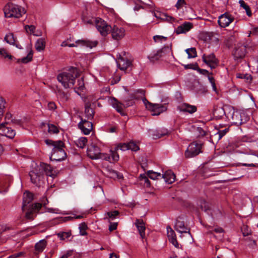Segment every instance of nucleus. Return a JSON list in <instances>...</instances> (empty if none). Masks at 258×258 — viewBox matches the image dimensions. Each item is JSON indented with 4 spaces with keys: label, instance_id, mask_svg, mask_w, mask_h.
<instances>
[{
    "label": "nucleus",
    "instance_id": "5701e85b",
    "mask_svg": "<svg viewBox=\"0 0 258 258\" xmlns=\"http://www.w3.org/2000/svg\"><path fill=\"white\" fill-rule=\"evenodd\" d=\"M135 224L139 231L141 237L144 239L145 237V230L146 229L145 224L142 219H137Z\"/></svg>",
    "mask_w": 258,
    "mask_h": 258
},
{
    "label": "nucleus",
    "instance_id": "09e8293b",
    "mask_svg": "<svg viewBox=\"0 0 258 258\" xmlns=\"http://www.w3.org/2000/svg\"><path fill=\"white\" fill-rule=\"evenodd\" d=\"M153 39L156 42H162L166 40L167 37L161 35H155L153 37Z\"/></svg>",
    "mask_w": 258,
    "mask_h": 258
},
{
    "label": "nucleus",
    "instance_id": "6e6d98bb",
    "mask_svg": "<svg viewBox=\"0 0 258 258\" xmlns=\"http://www.w3.org/2000/svg\"><path fill=\"white\" fill-rule=\"evenodd\" d=\"M198 65L197 63L196 64H188L184 65V68L185 69H193V70H197Z\"/></svg>",
    "mask_w": 258,
    "mask_h": 258
},
{
    "label": "nucleus",
    "instance_id": "4c0bfd02",
    "mask_svg": "<svg viewBox=\"0 0 258 258\" xmlns=\"http://www.w3.org/2000/svg\"><path fill=\"white\" fill-rule=\"evenodd\" d=\"M239 4L240 6L242 7L246 11V14L248 16H251V12L249 6L243 0H239Z\"/></svg>",
    "mask_w": 258,
    "mask_h": 258
},
{
    "label": "nucleus",
    "instance_id": "e433bc0d",
    "mask_svg": "<svg viewBox=\"0 0 258 258\" xmlns=\"http://www.w3.org/2000/svg\"><path fill=\"white\" fill-rule=\"evenodd\" d=\"M185 52L188 55V58H195L197 56V51L195 47L187 48Z\"/></svg>",
    "mask_w": 258,
    "mask_h": 258
},
{
    "label": "nucleus",
    "instance_id": "0e129e2a",
    "mask_svg": "<svg viewBox=\"0 0 258 258\" xmlns=\"http://www.w3.org/2000/svg\"><path fill=\"white\" fill-rule=\"evenodd\" d=\"M116 228H117V223H112V224H110V225H109V231H112L114 230H115L116 229Z\"/></svg>",
    "mask_w": 258,
    "mask_h": 258
},
{
    "label": "nucleus",
    "instance_id": "4be33fe9",
    "mask_svg": "<svg viewBox=\"0 0 258 258\" xmlns=\"http://www.w3.org/2000/svg\"><path fill=\"white\" fill-rule=\"evenodd\" d=\"M192 28V23L189 22H185L176 28L175 33L177 34L186 33Z\"/></svg>",
    "mask_w": 258,
    "mask_h": 258
},
{
    "label": "nucleus",
    "instance_id": "e2e57ef3",
    "mask_svg": "<svg viewBox=\"0 0 258 258\" xmlns=\"http://www.w3.org/2000/svg\"><path fill=\"white\" fill-rule=\"evenodd\" d=\"M47 107L49 110H54L56 108V105L54 102H49Z\"/></svg>",
    "mask_w": 258,
    "mask_h": 258
},
{
    "label": "nucleus",
    "instance_id": "7c9ffc66",
    "mask_svg": "<svg viewBox=\"0 0 258 258\" xmlns=\"http://www.w3.org/2000/svg\"><path fill=\"white\" fill-rule=\"evenodd\" d=\"M45 46V41L42 38H40L36 41L35 47L38 51H41L43 50Z\"/></svg>",
    "mask_w": 258,
    "mask_h": 258
},
{
    "label": "nucleus",
    "instance_id": "bb28decb",
    "mask_svg": "<svg viewBox=\"0 0 258 258\" xmlns=\"http://www.w3.org/2000/svg\"><path fill=\"white\" fill-rule=\"evenodd\" d=\"M111 104L112 107L119 113L121 115H125L123 112V105L122 103L117 101L116 99L114 98L111 100Z\"/></svg>",
    "mask_w": 258,
    "mask_h": 258
},
{
    "label": "nucleus",
    "instance_id": "0eeeda50",
    "mask_svg": "<svg viewBox=\"0 0 258 258\" xmlns=\"http://www.w3.org/2000/svg\"><path fill=\"white\" fill-rule=\"evenodd\" d=\"M202 144L197 142H192L189 145L185 152L186 158H192L201 152Z\"/></svg>",
    "mask_w": 258,
    "mask_h": 258
},
{
    "label": "nucleus",
    "instance_id": "a18cd8bd",
    "mask_svg": "<svg viewBox=\"0 0 258 258\" xmlns=\"http://www.w3.org/2000/svg\"><path fill=\"white\" fill-rule=\"evenodd\" d=\"M199 205L201 207V208L202 210L207 211L208 209V204L205 200H200L199 201Z\"/></svg>",
    "mask_w": 258,
    "mask_h": 258
},
{
    "label": "nucleus",
    "instance_id": "4468645a",
    "mask_svg": "<svg viewBox=\"0 0 258 258\" xmlns=\"http://www.w3.org/2000/svg\"><path fill=\"white\" fill-rule=\"evenodd\" d=\"M110 32L112 38L116 40H120L125 36V30L123 28L115 25L113 27H111Z\"/></svg>",
    "mask_w": 258,
    "mask_h": 258
},
{
    "label": "nucleus",
    "instance_id": "dca6fc26",
    "mask_svg": "<svg viewBox=\"0 0 258 258\" xmlns=\"http://www.w3.org/2000/svg\"><path fill=\"white\" fill-rule=\"evenodd\" d=\"M233 17L228 13H225L219 17L218 23L220 27L225 28L233 21Z\"/></svg>",
    "mask_w": 258,
    "mask_h": 258
},
{
    "label": "nucleus",
    "instance_id": "79ce46f5",
    "mask_svg": "<svg viewBox=\"0 0 258 258\" xmlns=\"http://www.w3.org/2000/svg\"><path fill=\"white\" fill-rule=\"evenodd\" d=\"M214 114L218 116L221 117L225 114L224 109L221 107H217L215 109Z\"/></svg>",
    "mask_w": 258,
    "mask_h": 258
},
{
    "label": "nucleus",
    "instance_id": "4d7b16f0",
    "mask_svg": "<svg viewBox=\"0 0 258 258\" xmlns=\"http://www.w3.org/2000/svg\"><path fill=\"white\" fill-rule=\"evenodd\" d=\"M47 211L49 213L54 214H61L62 212L60 210L57 208H47Z\"/></svg>",
    "mask_w": 258,
    "mask_h": 258
},
{
    "label": "nucleus",
    "instance_id": "864d4df0",
    "mask_svg": "<svg viewBox=\"0 0 258 258\" xmlns=\"http://www.w3.org/2000/svg\"><path fill=\"white\" fill-rule=\"evenodd\" d=\"M140 178L144 181V183L146 184L147 186H149L150 185V181L145 174H141Z\"/></svg>",
    "mask_w": 258,
    "mask_h": 258
},
{
    "label": "nucleus",
    "instance_id": "72a5a7b5",
    "mask_svg": "<svg viewBox=\"0 0 258 258\" xmlns=\"http://www.w3.org/2000/svg\"><path fill=\"white\" fill-rule=\"evenodd\" d=\"M87 142V139L86 137H81L75 141L76 146L80 148H84Z\"/></svg>",
    "mask_w": 258,
    "mask_h": 258
},
{
    "label": "nucleus",
    "instance_id": "b1692460",
    "mask_svg": "<svg viewBox=\"0 0 258 258\" xmlns=\"http://www.w3.org/2000/svg\"><path fill=\"white\" fill-rule=\"evenodd\" d=\"M37 167L40 169L41 171H42V174L45 173L46 175L49 176H52L53 175L52 173V169L50 165L42 163L39 166H37Z\"/></svg>",
    "mask_w": 258,
    "mask_h": 258
},
{
    "label": "nucleus",
    "instance_id": "c9c22d12",
    "mask_svg": "<svg viewBox=\"0 0 258 258\" xmlns=\"http://www.w3.org/2000/svg\"><path fill=\"white\" fill-rule=\"evenodd\" d=\"M5 40L11 45H15V39L13 33H9L5 37Z\"/></svg>",
    "mask_w": 258,
    "mask_h": 258
},
{
    "label": "nucleus",
    "instance_id": "13d9d810",
    "mask_svg": "<svg viewBox=\"0 0 258 258\" xmlns=\"http://www.w3.org/2000/svg\"><path fill=\"white\" fill-rule=\"evenodd\" d=\"M111 173L112 174V177H116L118 179H122L123 178L122 174L117 172V171H112Z\"/></svg>",
    "mask_w": 258,
    "mask_h": 258
},
{
    "label": "nucleus",
    "instance_id": "bf43d9fd",
    "mask_svg": "<svg viewBox=\"0 0 258 258\" xmlns=\"http://www.w3.org/2000/svg\"><path fill=\"white\" fill-rule=\"evenodd\" d=\"M229 128H226L223 130L219 131L218 132V134L219 135V140L221 139L228 131Z\"/></svg>",
    "mask_w": 258,
    "mask_h": 258
},
{
    "label": "nucleus",
    "instance_id": "393cba45",
    "mask_svg": "<svg viewBox=\"0 0 258 258\" xmlns=\"http://www.w3.org/2000/svg\"><path fill=\"white\" fill-rule=\"evenodd\" d=\"M162 177L164 178L165 181L168 184L173 183L175 180V175L171 170L166 171L165 173L162 175Z\"/></svg>",
    "mask_w": 258,
    "mask_h": 258
},
{
    "label": "nucleus",
    "instance_id": "f8f14e48",
    "mask_svg": "<svg viewBox=\"0 0 258 258\" xmlns=\"http://www.w3.org/2000/svg\"><path fill=\"white\" fill-rule=\"evenodd\" d=\"M29 176L31 182L33 184L38 185L43 178L42 171H41L36 166L30 171Z\"/></svg>",
    "mask_w": 258,
    "mask_h": 258
},
{
    "label": "nucleus",
    "instance_id": "58836bf2",
    "mask_svg": "<svg viewBox=\"0 0 258 258\" xmlns=\"http://www.w3.org/2000/svg\"><path fill=\"white\" fill-rule=\"evenodd\" d=\"M57 235L60 240H64L68 239L71 236V233L70 232H62L57 233Z\"/></svg>",
    "mask_w": 258,
    "mask_h": 258
},
{
    "label": "nucleus",
    "instance_id": "603ef678",
    "mask_svg": "<svg viewBox=\"0 0 258 258\" xmlns=\"http://www.w3.org/2000/svg\"><path fill=\"white\" fill-rule=\"evenodd\" d=\"M6 102L3 98H0V117L3 115L4 108L5 107Z\"/></svg>",
    "mask_w": 258,
    "mask_h": 258
},
{
    "label": "nucleus",
    "instance_id": "39448f33",
    "mask_svg": "<svg viewBox=\"0 0 258 258\" xmlns=\"http://www.w3.org/2000/svg\"><path fill=\"white\" fill-rule=\"evenodd\" d=\"M136 92L140 93L141 97H143L142 98L143 102L146 108L152 112V115H158L167 110V107L163 104H153L149 102L147 99L144 97L145 95V91L144 90L139 89Z\"/></svg>",
    "mask_w": 258,
    "mask_h": 258
},
{
    "label": "nucleus",
    "instance_id": "1a4fd4ad",
    "mask_svg": "<svg viewBox=\"0 0 258 258\" xmlns=\"http://www.w3.org/2000/svg\"><path fill=\"white\" fill-rule=\"evenodd\" d=\"M174 227L178 233L181 234H185L189 237H191L190 229L185 225L182 217H179L177 218Z\"/></svg>",
    "mask_w": 258,
    "mask_h": 258
},
{
    "label": "nucleus",
    "instance_id": "f03ea898",
    "mask_svg": "<svg viewBox=\"0 0 258 258\" xmlns=\"http://www.w3.org/2000/svg\"><path fill=\"white\" fill-rule=\"evenodd\" d=\"M87 154L92 159H101L110 162L117 161L119 159V155L115 151L111 150L109 155L101 153L99 148L93 144H91L88 148Z\"/></svg>",
    "mask_w": 258,
    "mask_h": 258
},
{
    "label": "nucleus",
    "instance_id": "2eb2a0df",
    "mask_svg": "<svg viewBox=\"0 0 258 258\" xmlns=\"http://www.w3.org/2000/svg\"><path fill=\"white\" fill-rule=\"evenodd\" d=\"M98 44L96 40L91 41L88 39L78 40L76 41V44L74 43L68 44V46L70 47H75L78 45L86 46L90 48L95 47Z\"/></svg>",
    "mask_w": 258,
    "mask_h": 258
},
{
    "label": "nucleus",
    "instance_id": "f704fd0d",
    "mask_svg": "<svg viewBox=\"0 0 258 258\" xmlns=\"http://www.w3.org/2000/svg\"><path fill=\"white\" fill-rule=\"evenodd\" d=\"M147 174L150 178L153 180L158 179L159 177H161L160 173L154 172L153 170L148 171Z\"/></svg>",
    "mask_w": 258,
    "mask_h": 258
},
{
    "label": "nucleus",
    "instance_id": "3c124183",
    "mask_svg": "<svg viewBox=\"0 0 258 258\" xmlns=\"http://www.w3.org/2000/svg\"><path fill=\"white\" fill-rule=\"evenodd\" d=\"M241 231L243 236H248L250 233V230L248 229L247 226L243 225L241 228Z\"/></svg>",
    "mask_w": 258,
    "mask_h": 258
},
{
    "label": "nucleus",
    "instance_id": "f3484780",
    "mask_svg": "<svg viewBox=\"0 0 258 258\" xmlns=\"http://www.w3.org/2000/svg\"><path fill=\"white\" fill-rule=\"evenodd\" d=\"M78 126L82 132L86 135H89L93 129L92 123L82 118L79 123Z\"/></svg>",
    "mask_w": 258,
    "mask_h": 258
},
{
    "label": "nucleus",
    "instance_id": "c03bdc74",
    "mask_svg": "<svg viewBox=\"0 0 258 258\" xmlns=\"http://www.w3.org/2000/svg\"><path fill=\"white\" fill-rule=\"evenodd\" d=\"M128 150H131L134 151H137L139 150V146L134 142H130L128 145Z\"/></svg>",
    "mask_w": 258,
    "mask_h": 258
},
{
    "label": "nucleus",
    "instance_id": "a211bd4d",
    "mask_svg": "<svg viewBox=\"0 0 258 258\" xmlns=\"http://www.w3.org/2000/svg\"><path fill=\"white\" fill-rule=\"evenodd\" d=\"M117 58L116 61L117 67L122 71L126 70L131 65V61L121 56L120 54L117 55Z\"/></svg>",
    "mask_w": 258,
    "mask_h": 258
},
{
    "label": "nucleus",
    "instance_id": "de8ad7c7",
    "mask_svg": "<svg viewBox=\"0 0 258 258\" xmlns=\"http://www.w3.org/2000/svg\"><path fill=\"white\" fill-rule=\"evenodd\" d=\"M25 29L27 33L34 34L36 27L34 25H26Z\"/></svg>",
    "mask_w": 258,
    "mask_h": 258
},
{
    "label": "nucleus",
    "instance_id": "5fc2aeb1",
    "mask_svg": "<svg viewBox=\"0 0 258 258\" xmlns=\"http://www.w3.org/2000/svg\"><path fill=\"white\" fill-rule=\"evenodd\" d=\"M128 144H125V143L120 144L116 147V150L119 149V150H121L122 151L128 150Z\"/></svg>",
    "mask_w": 258,
    "mask_h": 258
},
{
    "label": "nucleus",
    "instance_id": "20e7f679",
    "mask_svg": "<svg viewBox=\"0 0 258 258\" xmlns=\"http://www.w3.org/2000/svg\"><path fill=\"white\" fill-rule=\"evenodd\" d=\"M77 76V70L74 69L72 71H70L59 74L57 76V79L64 88H71L74 85L75 79Z\"/></svg>",
    "mask_w": 258,
    "mask_h": 258
},
{
    "label": "nucleus",
    "instance_id": "412c9836",
    "mask_svg": "<svg viewBox=\"0 0 258 258\" xmlns=\"http://www.w3.org/2000/svg\"><path fill=\"white\" fill-rule=\"evenodd\" d=\"M177 109L180 112H188L193 113L197 111V107L195 105H191L187 103H182L178 105Z\"/></svg>",
    "mask_w": 258,
    "mask_h": 258
},
{
    "label": "nucleus",
    "instance_id": "37998d69",
    "mask_svg": "<svg viewBox=\"0 0 258 258\" xmlns=\"http://www.w3.org/2000/svg\"><path fill=\"white\" fill-rule=\"evenodd\" d=\"M32 59V52L30 51L26 56L22 58L21 59H19V61H21L23 63H26L31 61Z\"/></svg>",
    "mask_w": 258,
    "mask_h": 258
},
{
    "label": "nucleus",
    "instance_id": "a878e982",
    "mask_svg": "<svg viewBox=\"0 0 258 258\" xmlns=\"http://www.w3.org/2000/svg\"><path fill=\"white\" fill-rule=\"evenodd\" d=\"M151 134L154 139H157L168 135V131L166 128H163L152 131Z\"/></svg>",
    "mask_w": 258,
    "mask_h": 258
},
{
    "label": "nucleus",
    "instance_id": "9b49d317",
    "mask_svg": "<svg viewBox=\"0 0 258 258\" xmlns=\"http://www.w3.org/2000/svg\"><path fill=\"white\" fill-rule=\"evenodd\" d=\"M246 46L239 43L237 44L232 52V55L235 60H241L246 54Z\"/></svg>",
    "mask_w": 258,
    "mask_h": 258
},
{
    "label": "nucleus",
    "instance_id": "6e6552de",
    "mask_svg": "<svg viewBox=\"0 0 258 258\" xmlns=\"http://www.w3.org/2000/svg\"><path fill=\"white\" fill-rule=\"evenodd\" d=\"M171 48L169 46H164L161 49L153 51L148 56V59L151 62H155L158 60L161 57L167 53L170 52Z\"/></svg>",
    "mask_w": 258,
    "mask_h": 258
},
{
    "label": "nucleus",
    "instance_id": "338daca9",
    "mask_svg": "<svg viewBox=\"0 0 258 258\" xmlns=\"http://www.w3.org/2000/svg\"><path fill=\"white\" fill-rule=\"evenodd\" d=\"M197 70L200 74L204 75H207L209 74V72L208 71H207L206 70L201 69H199L198 67Z\"/></svg>",
    "mask_w": 258,
    "mask_h": 258
},
{
    "label": "nucleus",
    "instance_id": "aec40b11",
    "mask_svg": "<svg viewBox=\"0 0 258 258\" xmlns=\"http://www.w3.org/2000/svg\"><path fill=\"white\" fill-rule=\"evenodd\" d=\"M167 234L169 241L176 248H179L176 234L170 226H167Z\"/></svg>",
    "mask_w": 258,
    "mask_h": 258
},
{
    "label": "nucleus",
    "instance_id": "052dcab7",
    "mask_svg": "<svg viewBox=\"0 0 258 258\" xmlns=\"http://www.w3.org/2000/svg\"><path fill=\"white\" fill-rule=\"evenodd\" d=\"M77 86H78V88L80 90H82L83 89V88L84 87V83L83 79L82 78L78 80Z\"/></svg>",
    "mask_w": 258,
    "mask_h": 258
},
{
    "label": "nucleus",
    "instance_id": "7ed1b4c3",
    "mask_svg": "<svg viewBox=\"0 0 258 258\" xmlns=\"http://www.w3.org/2000/svg\"><path fill=\"white\" fill-rule=\"evenodd\" d=\"M45 142L47 145L53 147L52 153L50 156L51 160L60 161L64 159L67 155L63 149L64 143L62 141L54 142L50 140H46Z\"/></svg>",
    "mask_w": 258,
    "mask_h": 258
},
{
    "label": "nucleus",
    "instance_id": "ddd939ff",
    "mask_svg": "<svg viewBox=\"0 0 258 258\" xmlns=\"http://www.w3.org/2000/svg\"><path fill=\"white\" fill-rule=\"evenodd\" d=\"M202 59L203 61L209 66L211 69H215L218 66V60L213 53L208 55L204 54Z\"/></svg>",
    "mask_w": 258,
    "mask_h": 258
},
{
    "label": "nucleus",
    "instance_id": "c756f323",
    "mask_svg": "<svg viewBox=\"0 0 258 258\" xmlns=\"http://www.w3.org/2000/svg\"><path fill=\"white\" fill-rule=\"evenodd\" d=\"M5 119L6 121L5 122H8V123L10 121L13 122L16 124L21 125L22 123H23V121L20 119H17L15 118H13V115L11 113L7 112L5 115Z\"/></svg>",
    "mask_w": 258,
    "mask_h": 258
},
{
    "label": "nucleus",
    "instance_id": "774afa93",
    "mask_svg": "<svg viewBox=\"0 0 258 258\" xmlns=\"http://www.w3.org/2000/svg\"><path fill=\"white\" fill-rule=\"evenodd\" d=\"M214 231L216 233H222L224 231V230L221 227L215 228L214 229Z\"/></svg>",
    "mask_w": 258,
    "mask_h": 258
},
{
    "label": "nucleus",
    "instance_id": "f257e3e1",
    "mask_svg": "<svg viewBox=\"0 0 258 258\" xmlns=\"http://www.w3.org/2000/svg\"><path fill=\"white\" fill-rule=\"evenodd\" d=\"M33 200V195L29 191H26L23 194V204L22 210L25 213V217L27 219L32 220L34 219L36 213L41 209L42 204L36 203L31 204Z\"/></svg>",
    "mask_w": 258,
    "mask_h": 258
},
{
    "label": "nucleus",
    "instance_id": "9d476101",
    "mask_svg": "<svg viewBox=\"0 0 258 258\" xmlns=\"http://www.w3.org/2000/svg\"><path fill=\"white\" fill-rule=\"evenodd\" d=\"M96 27L101 35L105 36L110 32L111 26L101 19H95Z\"/></svg>",
    "mask_w": 258,
    "mask_h": 258
},
{
    "label": "nucleus",
    "instance_id": "c85d7f7f",
    "mask_svg": "<svg viewBox=\"0 0 258 258\" xmlns=\"http://www.w3.org/2000/svg\"><path fill=\"white\" fill-rule=\"evenodd\" d=\"M91 104L90 102H87L85 104V113L86 117L88 119H92L94 115V111L90 107Z\"/></svg>",
    "mask_w": 258,
    "mask_h": 258
},
{
    "label": "nucleus",
    "instance_id": "8fccbe9b",
    "mask_svg": "<svg viewBox=\"0 0 258 258\" xmlns=\"http://www.w3.org/2000/svg\"><path fill=\"white\" fill-rule=\"evenodd\" d=\"M163 16L164 18H163L162 19H165L168 22L173 23L176 22V20L174 18L168 16L167 14H164Z\"/></svg>",
    "mask_w": 258,
    "mask_h": 258
},
{
    "label": "nucleus",
    "instance_id": "2f4dec72",
    "mask_svg": "<svg viewBox=\"0 0 258 258\" xmlns=\"http://www.w3.org/2000/svg\"><path fill=\"white\" fill-rule=\"evenodd\" d=\"M119 212L117 211L109 212L105 214L104 219L105 220H107L108 221L110 222V220H113L116 218V216H117Z\"/></svg>",
    "mask_w": 258,
    "mask_h": 258
},
{
    "label": "nucleus",
    "instance_id": "cd10ccee",
    "mask_svg": "<svg viewBox=\"0 0 258 258\" xmlns=\"http://www.w3.org/2000/svg\"><path fill=\"white\" fill-rule=\"evenodd\" d=\"M47 242L45 239L40 240L35 245V253L37 254L43 251L46 247Z\"/></svg>",
    "mask_w": 258,
    "mask_h": 258
},
{
    "label": "nucleus",
    "instance_id": "473e14b6",
    "mask_svg": "<svg viewBox=\"0 0 258 258\" xmlns=\"http://www.w3.org/2000/svg\"><path fill=\"white\" fill-rule=\"evenodd\" d=\"M56 95H57V98L62 102H65L67 101L69 99L68 95L67 94H66L62 90H58L56 93Z\"/></svg>",
    "mask_w": 258,
    "mask_h": 258
},
{
    "label": "nucleus",
    "instance_id": "69168bd1",
    "mask_svg": "<svg viewBox=\"0 0 258 258\" xmlns=\"http://www.w3.org/2000/svg\"><path fill=\"white\" fill-rule=\"evenodd\" d=\"M184 4V0H178L176 7L178 9L180 7Z\"/></svg>",
    "mask_w": 258,
    "mask_h": 258
},
{
    "label": "nucleus",
    "instance_id": "ea45409f",
    "mask_svg": "<svg viewBox=\"0 0 258 258\" xmlns=\"http://www.w3.org/2000/svg\"><path fill=\"white\" fill-rule=\"evenodd\" d=\"M79 228L80 230V233L81 235L84 236L87 235V232H86V230L87 229V226L85 223H81L79 225Z\"/></svg>",
    "mask_w": 258,
    "mask_h": 258
},
{
    "label": "nucleus",
    "instance_id": "680f3d73",
    "mask_svg": "<svg viewBox=\"0 0 258 258\" xmlns=\"http://www.w3.org/2000/svg\"><path fill=\"white\" fill-rule=\"evenodd\" d=\"M83 22L85 24L93 25L95 22V20L93 19L85 20L83 19Z\"/></svg>",
    "mask_w": 258,
    "mask_h": 258
},
{
    "label": "nucleus",
    "instance_id": "49530a36",
    "mask_svg": "<svg viewBox=\"0 0 258 258\" xmlns=\"http://www.w3.org/2000/svg\"><path fill=\"white\" fill-rule=\"evenodd\" d=\"M0 54L4 58L8 57L9 59L12 58V56L8 54L7 50L4 48H0Z\"/></svg>",
    "mask_w": 258,
    "mask_h": 258
},
{
    "label": "nucleus",
    "instance_id": "6ab92c4d",
    "mask_svg": "<svg viewBox=\"0 0 258 258\" xmlns=\"http://www.w3.org/2000/svg\"><path fill=\"white\" fill-rule=\"evenodd\" d=\"M8 124V122H3L0 123V130L3 132V133L7 137L12 139L16 135V132L15 130L6 126Z\"/></svg>",
    "mask_w": 258,
    "mask_h": 258
},
{
    "label": "nucleus",
    "instance_id": "423d86ee",
    "mask_svg": "<svg viewBox=\"0 0 258 258\" xmlns=\"http://www.w3.org/2000/svg\"><path fill=\"white\" fill-rule=\"evenodd\" d=\"M5 16L7 18H20L26 13L25 9L18 5L8 3L4 8Z\"/></svg>",
    "mask_w": 258,
    "mask_h": 258
},
{
    "label": "nucleus",
    "instance_id": "a19ab883",
    "mask_svg": "<svg viewBox=\"0 0 258 258\" xmlns=\"http://www.w3.org/2000/svg\"><path fill=\"white\" fill-rule=\"evenodd\" d=\"M48 131L50 134H57L59 132L57 126L53 124H48Z\"/></svg>",
    "mask_w": 258,
    "mask_h": 258
}]
</instances>
